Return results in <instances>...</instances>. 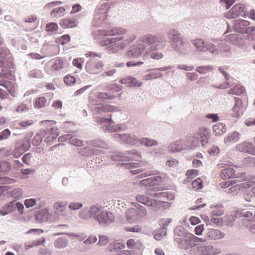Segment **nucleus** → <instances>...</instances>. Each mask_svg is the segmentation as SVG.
<instances>
[{
    "label": "nucleus",
    "instance_id": "f257e3e1",
    "mask_svg": "<svg viewBox=\"0 0 255 255\" xmlns=\"http://www.w3.org/2000/svg\"><path fill=\"white\" fill-rule=\"evenodd\" d=\"M99 33L102 36H117L115 37H106L100 41L101 45L108 46V50L112 53L124 49L136 38L134 34L122 27H113L110 29L101 30Z\"/></svg>",
    "mask_w": 255,
    "mask_h": 255
},
{
    "label": "nucleus",
    "instance_id": "f03ea898",
    "mask_svg": "<svg viewBox=\"0 0 255 255\" xmlns=\"http://www.w3.org/2000/svg\"><path fill=\"white\" fill-rule=\"evenodd\" d=\"M164 38L161 36L157 37L154 35L148 34L144 35L141 40L138 41L137 45L141 47L142 50L146 47L150 46L145 52L148 54L151 51L160 49L164 46Z\"/></svg>",
    "mask_w": 255,
    "mask_h": 255
},
{
    "label": "nucleus",
    "instance_id": "7ed1b4c3",
    "mask_svg": "<svg viewBox=\"0 0 255 255\" xmlns=\"http://www.w3.org/2000/svg\"><path fill=\"white\" fill-rule=\"evenodd\" d=\"M41 124L46 128L41 130V134L45 138L46 142H49L53 141L58 136V128L55 126H52L55 124L53 121L46 120L41 122Z\"/></svg>",
    "mask_w": 255,
    "mask_h": 255
},
{
    "label": "nucleus",
    "instance_id": "20e7f679",
    "mask_svg": "<svg viewBox=\"0 0 255 255\" xmlns=\"http://www.w3.org/2000/svg\"><path fill=\"white\" fill-rule=\"evenodd\" d=\"M91 213L100 223H111L115 218L111 212L102 211L96 207H91Z\"/></svg>",
    "mask_w": 255,
    "mask_h": 255
},
{
    "label": "nucleus",
    "instance_id": "39448f33",
    "mask_svg": "<svg viewBox=\"0 0 255 255\" xmlns=\"http://www.w3.org/2000/svg\"><path fill=\"white\" fill-rule=\"evenodd\" d=\"M141 158V154L137 151H127L125 153H118L112 155L111 158L114 161H139Z\"/></svg>",
    "mask_w": 255,
    "mask_h": 255
},
{
    "label": "nucleus",
    "instance_id": "423d86ee",
    "mask_svg": "<svg viewBox=\"0 0 255 255\" xmlns=\"http://www.w3.org/2000/svg\"><path fill=\"white\" fill-rule=\"evenodd\" d=\"M219 176L222 179L235 178L240 179L238 181L240 182L248 180V178L245 176L244 173L236 174L234 169L232 167H227L222 169L219 174Z\"/></svg>",
    "mask_w": 255,
    "mask_h": 255
},
{
    "label": "nucleus",
    "instance_id": "0eeeda50",
    "mask_svg": "<svg viewBox=\"0 0 255 255\" xmlns=\"http://www.w3.org/2000/svg\"><path fill=\"white\" fill-rule=\"evenodd\" d=\"M239 16H246V6L243 3H237L231 9L225 13V16L229 19H233Z\"/></svg>",
    "mask_w": 255,
    "mask_h": 255
},
{
    "label": "nucleus",
    "instance_id": "6e6552de",
    "mask_svg": "<svg viewBox=\"0 0 255 255\" xmlns=\"http://www.w3.org/2000/svg\"><path fill=\"white\" fill-rule=\"evenodd\" d=\"M104 67V64L102 61L91 58L86 63L85 68L88 73L97 74L103 70Z\"/></svg>",
    "mask_w": 255,
    "mask_h": 255
},
{
    "label": "nucleus",
    "instance_id": "1a4fd4ad",
    "mask_svg": "<svg viewBox=\"0 0 255 255\" xmlns=\"http://www.w3.org/2000/svg\"><path fill=\"white\" fill-rule=\"evenodd\" d=\"M250 22L244 19H238L235 20L234 26L236 30L241 33H249L253 32L255 28V27H249Z\"/></svg>",
    "mask_w": 255,
    "mask_h": 255
},
{
    "label": "nucleus",
    "instance_id": "9d476101",
    "mask_svg": "<svg viewBox=\"0 0 255 255\" xmlns=\"http://www.w3.org/2000/svg\"><path fill=\"white\" fill-rule=\"evenodd\" d=\"M209 129L204 127H201L199 128L198 131L194 134L195 137L197 141H199L202 146L205 145L208 141Z\"/></svg>",
    "mask_w": 255,
    "mask_h": 255
},
{
    "label": "nucleus",
    "instance_id": "9b49d317",
    "mask_svg": "<svg viewBox=\"0 0 255 255\" xmlns=\"http://www.w3.org/2000/svg\"><path fill=\"white\" fill-rule=\"evenodd\" d=\"M30 147L28 142H19L16 143L15 148L11 154L15 158L19 157L24 152L27 151Z\"/></svg>",
    "mask_w": 255,
    "mask_h": 255
},
{
    "label": "nucleus",
    "instance_id": "f8f14e48",
    "mask_svg": "<svg viewBox=\"0 0 255 255\" xmlns=\"http://www.w3.org/2000/svg\"><path fill=\"white\" fill-rule=\"evenodd\" d=\"M237 150L255 155V146L252 142H244L237 144L236 146Z\"/></svg>",
    "mask_w": 255,
    "mask_h": 255
},
{
    "label": "nucleus",
    "instance_id": "ddd939ff",
    "mask_svg": "<svg viewBox=\"0 0 255 255\" xmlns=\"http://www.w3.org/2000/svg\"><path fill=\"white\" fill-rule=\"evenodd\" d=\"M162 178L160 176H156L141 180L139 185L141 186L153 187L159 184L162 182Z\"/></svg>",
    "mask_w": 255,
    "mask_h": 255
},
{
    "label": "nucleus",
    "instance_id": "4468645a",
    "mask_svg": "<svg viewBox=\"0 0 255 255\" xmlns=\"http://www.w3.org/2000/svg\"><path fill=\"white\" fill-rule=\"evenodd\" d=\"M98 122L102 123H109L106 127V129L110 132H117L122 129H124L125 127H122L119 125L115 124L113 122H111V118H100Z\"/></svg>",
    "mask_w": 255,
    "mask_h": 255
},
{
    "label": "nucleus",
    "instance_id": "2eb2a0df",
    "mask_svg": "<svg viewBox=\"0 0 255 255\" xmlns=\"http://www.w3.org/2000/svg\"><path fill=\"white\" fill-rule=\"evenodd\" d=\"M254 183L255 182L251 181L243 182L240 184H237L236 183L234 186L231 187L229 189V192L233 193L234 194H237L239 190L248 189L252 187L254 184Z\"/></svg>",
    "mask_w": 255,
    "mask_h": 255
},
{
    "label": "nucleus",
    "instance_id": "dca6fc26",
    "mask_svg": "<svg viewBox=\"0 0 255 255\" xmlns=\"http://www.w3.org/2000/svg\"><path fill=\"white\" fill-rule=\"evenodd\" d=\"M169 37L171 39L173 46L175 47L176 49H179L182 46L183 42L176 31L174 30H170Z\"/></svg>",
    "mask_w": 255,
    "mask_h": 255
},
{
    "label": "nucleus",
    "instance_id": "f3484780",
    "mask_svg": "<svg viewBox=\"0 0 255 255\" xmlns=\"http://www.w3.org/2000/svg\"><path fill=\"white\" fill-rule=\"evenodd\" d=\"M235 217L236 218H239L240 217H243L245 218V222L248 221V222L253 220L255 218V214L253 212L250 211H247L246 210H239L236 212Z\"/></svg>",
    "mask_w": 255,
    "mask_h": 255
},
{
    "label": "nucleus",
    "instance_id": "a211bd4d",
    "mask_svg": "<svg viewBox=\"0 0 255 255\" xmlns=\"http://www.w3.org/2000/svg\"><path fill=\"white\" fill-rule=\"evenodd\" d=\"M153 208L155 211L164 210L169 209L170 204L167 201L156 200L154 199L152 205L151 206Z\"/></svg>",
    "mask_w": 255,
    "mask_h": 255
},
{
    "label": "nucleus",
    "instance_id": "6ab92c4d",
    "mask_svg": "<svg viewBox=\"0 0 255 255\" xmlns=\"http://www.w3.org/2000/svg\"><path fill=\"white\" fill-rule=\"evenodd\" d=\"M0 86L4 87L11 96H15V88L13 84L11 82L2 79V77H0Z\"/></svg>",
    "mask_w": 255,
    "mask_h": 255
},
{
    "label": "nucleus",
    "instance_id": "aec40b11",
    "mask_svg": "<svg viewBox=\"0 0 255 255\" xmlns=\"http://www.w3.org/2000/svg\"><path fill=\"white\" fill-rule=\"evenodd\" d=\"M224 237V234L221 231L217 229H210L208 231L206 238L209 240H218L222 239Z\"/></svg>",
    "mask_w": 255,
    "mask_h": 255
},
{
    "label": "nucleus",
    "instance_id": "412c9836",
    "mask_svg": "<svg viewBox=\"0 0 255 255\" xmlns=\"http://www.w3.org/2000/svg\"><path fill=\"white\" fill-rule=\"evenodd\" d=\"M102 9L99 8L96 11L94 16V20L97 22L99 25L103 22L107 18V10L105 9L102 11Z\"/></svg>",
    "mask_w": 255,
    "mask_h": 255
},
{
    "label": "nucleus",
    "instance_id": "4be33fe9",
    "mask_svg": "<svg viewBox=\"0 0 255 255\" xmlns=\"http://www.w3.org/2000/svg\"><path fill=\"white\" fill-rule=\"evenodd\" d=\"M77 22L76 19L66 18L62 19L60 22V25L63 28H72L77 25Z\"/></svg>",
    "mask_w": 255,
    "mask_h": 255
},
{
    "label": "nucleus",
    "instance_id": "5701e85b",
    "mask_svg": "<svg viewBox=\"0 0 255 255\" xmlns=\"http://www.w3.org/2000/svg\"><path fill=\"white\" fill-rule=\"evenodd\" d=\"M141 47H139L137 45H132L130 47V49L127 52V56L129 58H137L141 55Z\"/></svg>",
    "mask_w": 255,
    "mask_h": 255
},
{
    "label": "nucleus",
    "instance_id": "b1692460",
    "mask_svg": "<svg viewBox=\"0 0 255 255\" xmlns=\"http://www.w3.org/2000/svg\"><path fill=\"white\" fill-rule=\"evenodd\" d=\"M67 203L64 202H57L54 204V209L57 214L63 215L65 213Z\"/></svg>",
    "mask_w": 255,
    "mask_h": 255
},
{
    "label": "nucleus",
    "instance_id": "393cba45",
    "mask_svg": "<svg viewBox=\"0 0 255 255\" xmlns=\"http://www.w3.org/2000/svg\"><path fill=\"white\" fill-rule=\"evenodd\" d=\"M185 148V143L183 140H179L172 143L169 149L171 152H179Z\"/></svg>",
    "mask_w": 255,
    "mask_h": 255
},
{
    "label": "nucleus",
    "instance_id": "a878e982",
    "mask_svg": "<svg viewBox=\"0 0 255 255\" xmlns=\"http://www.w3.org/2000/svg\"><path fill=\"white\" fill-rule=\"evenodd\" d=\"M136 200L145 205L151 207L152 205L154 199H149L147 196L144 195H138L136 197Z\"/></svg>",
    "mask_w": 255,
    "mask_h": 255
},
{
    "label": "nucleus",
    "instance_id": "bb28decb",
    "mask_svg": "<svg viewBox=\"0 0 255 255\" xmlns=\"http://www.w3.org/2000/svg\"><path fill=\"white\" fill-rule=\"evenodd\" d=\"M70 139V142L75 146H80L82 145L83 141L82 140L76 138H73L71 137L69 134H65L63 136H61L59 137V139L61 141H63V140H67Z\"/></svg>",
    "mask_w": 255,
    "mask_h": 255
},
{
    "label": "nucleus",
    "instance_id": "cd10ccee",
    "mask_svg": "<svg viewBox=\"0 0 255 255\" xmlns=\"http://www.w3.org/2000/svg\"><path fill=\"white\" fill-rule=\"evenodd\" d=\"M45 242V239L42 238L38 240H33L31 242H27L24 245L25 250H28L30 248H33L39 245H42Z\"/></svg>",
    "mask_w": 255,
    "mask_h": 255
},
{
    "label": "nucleus",
    "instance_id": "c85d7f7f",
    "mask_svg": "<svg viewBox=\"0 0 255 255\" xmlns=\"http://www.w3.org/2000/svg\"><path fill=\"white\" fill-rule=\"evenodd\" d=\"M13 209V202H10L5 204L1 209L0 210V215L5 216L12 212Z\"/></svg>",
    "mask_w": 255,
    "mask_h": 255
},
{
    "label": "nucleus",
    "instance_id": "c756f323",
    "mask_svg": "<svg viewBox=\"0 0 255 255\" xmlns=\"http://www.w3.org/2000/svg\"><path fill=\"white\" fill-rule=\"evenodd\" d=\"M213 130L216 135H221L225 132L226 128L225 125L219 123L213 126Z\"/></svg>",
    "mask_w": 255,
    "mask_h": 255
},
{
    "label": "nucleus",
    "instance_id": "7c9ffc66",
    "mask_svg": "<svg viewBox=\"0 0 255 255\" xmlns=\"http://www.w3.org/2000/svg\"><path fill=\"white\" fill-rule=\"evenodd\" d=\"M246 89L244 87L240 85H236L233 88L230 89L228 93L230 94L240 96L244 93Z\"/></svg>",
    "mask_w": 255,
    "mask_h": 255
},
{
    "label": "nucleus",
    "instance_id": "2f4dec72",
    "mask_svg": "<svg viewBox=\"0 0 255 255\" xmlns=\"http://www.w3.org/2000/svg\"><path fill=\"white\" fill-rule=\"evenodd\" d=\"M193 44L200 51H205L206 45L205 46L204 41L201 39H196L192 41Z\"/></svg>",
    "mask_w": 255,
    "mask_h": 255
},
{
    "label": "nucleus",
    "instance_id": "473e14b6",
    "mask_svg": "<svg viewBox=\"0 0 255 255\" xmlns=\"http://www.w3.org/2000/svg\"><path fill=\"white\" fill-rule=\"evenodd\" d=\"M47 104V100L44 97H41L36 98L34 102V106L36 108H41L45 107Z\"/></svg>",
    "mask_w": 255,
    "mask_h": 255
},
{
    "label": "nucleus",
    "instance_id": "72a5a7b5",
    "mask_svg": "<svg viewBox=\"0 0 255 255\" xmlns=\"http://www.w3.org/2000/svg\"><path fill=\"white\" fill-rule=\"evenodd\" d=\"M161 75V74L159 72H156V71L154 70H151L149 71V72L147 74L143 76L142 79L143 80H148L150 79H155L156 78L160 77Z\"/></svg>",
    "mask_w": 255,
    "mask_h": 255
},
{
    "label": "nucleus",
    "instance_id": "f704fd0d",
    "mask_svg": "<svg viewBox=\"0 0 255 255\" xmlns=\"http://www.w3.org/2000/svg\"><path fill=\"white\" fill-rule=\"evenodd\" d=\"M125 248V244L120 242H114L110 244L109 245V248L111 251H117L118 250L124 249Z\"/></svg>",
    "mask_w": 255,
    "mask_h": 255
},
{
    "label": "nucleus",
    "instance_id": "c9c22d12",
    "mask_svg": "<svg viewBox=\"0 0 255 255\" xmlns=\"http://www.w3.org/2000/svg\"><path fill=\"white\" fill-rule=\"evenodd\" d=\"M64 65V62L61 59H57L55 60L51 66V70L52 71H59L61 70Z\"/></svg>",
    "mask_w": 255,
    "mask_h": 255
},
{
    "label": "nucleus",
    "instance_id": "e433bc0d",
    "mask_svg": "<svg viewBox=\"0 0 255 255\" xmlns=\"http://www.w3.org/2000/svg\"><path fill=\"white\" fill-rule=\"evenodd\" d=\"M31 107V102L29 101H24L20 103L16 108L17 112H23L30 109Z\"/></svg>",
    "mask_w": 255,
    "mask_h": 255
},
{
    "label": "nucleus",
    "instance_id": "4c0bfd02",
    "mask_svg": "<svg viewBox=\"0 0 255 255\" xmlns=\"http://www.w3.org/2000/svg\"><path fill=\"white\" fill-rule=\"evenodd\" d=\"M116 137L120 138L122 141L126 143H133L134 140L133 137L128 134L120 135L117 134H116Z\"/></svg>",
    "mask_w": 255,
    "mask_h": 255
},
{
    "label": "nucleus",
    "instance_id": "58836bf2",
    "mask_svg": "<svg viewBox=\"0 0 255 255\" xmlns=\"http://www.w3.org/2000/svg\"><path fill=\"white\" fill-rule=\"evenodd\" d=\"M122 89V86L121 85L115 84H110L106 87V90L112 93H116L120 91Z\"/></svg>",
    "mask_w": 255,
    "mask_h": 255
},
{
    "label": "nucleus",
    "instance_id": "ea45409f",
    "mask_svg": "<svg viewBox=\"0 0 255 255\" xmlns=\"http://www.w3.org/2000/svg\"><path fill=\"white\" fill-rule=\"evenodd\" d=\"M136 213V209L134 208L129 209L127 211L126 213L127 218L129 222H132L137 219V217L135 216Z\"/></svg>",
    "mask_w": 255,
    "mask_h": 255
},
{
    "label": "nucleus",
    "instance_id": "a19ab883",
    "mask_svg": "<svg viewBox=\"0 0 255 255\" xmlns=\"http://www.w3.org/2000/svg\"><path fill=\"white\" fill-rule=\"evenodd\" d=\"M68 242L65 238H59L55 242L54 245L55 247L58 249L65 248L67 246Z\"/></svg>",
    "mask_w": 255,
    "mask_h": 255
},
{
    "label": "nucleus",
    "instance_id": "79ce46f5",
    "mask_svg": "<svg viewBox=\"0 0 255 255\" xmlns=\"http://www.w3.org/2000/svg\"><path fill=\"white\" fill-rule=\"evenodd\" d=\"M65 11V9L63 7H57L52 10L51 15L54 17H60L64 14Z\"/></svg>",
    "mask_w": 255,
    "mask_h": 255
},
{
    "label": "nucleus",
    "instance_id": "37998d69",
    "mask_svg": "<svg viewBox=\"0 0 255 255\" xmlns=\"http://www.w3.org/2000/svg\"><path fill=\"white\" fill-rule=\"evenodd\" d=\"M70 40V36L69 34H65L56 39V42L58 44L64 45L68 43Z\"/></svg>",
    "mask_w": 255,
    "mask_h": 255
},
{
    "label": "nucleus",
    "instance_id": "c03bdc74",
    "mask_svg": "<svg viewBox=\"0 0 255 255\" xmlns=\"http://www.w3.org/2000/svg\"><path fill=\"white\" fill-rule=\"evenodd\" d=\"M239 134L237 132L234 131L230 133L228 135V138L226 139L227 142H233L238 141Z\"/></svg>",
    "mask_w": 255,
    "mask_h": 255
},
{
    "label": "nucleus",
    "instance_id": "a18cd8bd",
    "mask_svg": "<svg viewBox=\"0 0 255 255\" xmlns=\"http://www.w3.org/2000/svg\"><path fill=\"white\" fill-rule=\"evenodd\" d=\"M140 143L142 144L145 145L146 146H151L157 144V142L156 141L147 138H141L140 139Z\"/></svg>",
    "mask_w": 255,
    "mask_h": 255
},
{
    "label": "nucleus",
    "instance_id": "49530a36",
    "mask_svg": "<svg viewBox=\"0 0 255 255\" xmlns=\"http://www.w3.org/2000/svg\"><path fill=\"white\" fill-rule=\"evenodd\" d=\"M97 97L102 99L113 100L115 97L114 95H112L110 93L100 92L98 94Z\"/></svg>",
    "mask_w": 255,
    "mask_h": 255
},
{
    "label": "nucleus",
    "instance_id": "de8ad7c7",
    "mask_svg": "<svg viewBox=\"0 0 255 255\" xmlns=\"http://www.w3.org/2000/svg\"><path fill=\"white\" fill-rule=\"evenodd\" d=\"M243 224L250 231L252 234L255 233V221L252 220L248 222L247 224L244 221Z\"/></svg>",
    "mask_w": 255,
    "mask_h": 255
},
{
    "label": "nucleus",
    "instance_id": "09e8293b",
    "mask_svg": "<svg viewBox=\"0 0 255 255\" xmlns=\"http://www.w3.org/2000/svg\"><path fill=\"white\" fill-rule=\"evenodd\" d=\"M76 81L75 78L71 75H67L64 78V82L67 86L73 85Z\"/></svg>",
    "mask_w": 255,
    "mask_h": 255
},
{
    "label": "nucleus",
    "instance_id": "8fccbe9b",
    "mask_svg": "<svg viewBox=\"0 0 255 255\" xmlns=\"http://www.w3.org/2000/svg\"><path fill=\"white\" fill-rule=\"evenodd\" d=\"M238 182V180L223 181L220 183V186L222 188H226L230 186L232 187L233 186H234Z\"/></svg>",
    "mask_w": 255,
    "mask_h": 255
},
{
    "label": "nucleus",
    "instance_id": "3c124183",
    "mask_svg": "<svg viewBox=\"0 0 255 255\" xmlns=\"http://www.w3.org/2000/svg\"><path fill=\"white\" fill-rule=\"evenodd\" d=\"M203 182L202 180L198 178L194 180L192 183V187L195 190H198L202 188Z\"/></svg>",
    "mask_w": 255,
    "mask_h": 255
},
{
    "label": "nucleus",
    "instance_id": "603ef678",
    "mask_svg": "<svg viewBox=\"0 0 255 255\" xmlns=\"http://www.w3.org/2000/svg\"><path fill=\"white\" fill-rule=\"evenodd\" d=\"M49 215L47 210H43L38 214L37 217L39 218L42 221L48 220Z\"/></svg>",
    "mask_w": 255,
    "mask_h": 255
},
{
    "label": "nucleus",
    "instance_id": "864d4df0",
    "mask_svg": "<svg viewBox=\"0 0 255 255\" xmlns=\"http://www.w3.org/2000/svg\"><path fill=\"white\" fill-rule=\"evenodd\" d=\"M127 246L128 249H133L136 247L138 248L139 244L138 243L135 242L134 239H129L127 241Z\"/></svg>",
    "mask_w": 255,
    "mask_h": 255
},
{
    "label": "nucleus",
    "instance_id": "5fc2aeb1",
    "mask_svg": "<svg viewBox=\"0 0 255 255\" xmlns=\"http://www.w3.org/2000/svg\"><path fill=\"white\" fill-rule=\"evenodd\" d=\"M58 28V26L55 22L48 23L46 25V30L47 31L53 32L57 31Z\"/></svg>",
    "mask_w": 255,
    "mask_h": 255
},
{
    "label": "nucleus",
    "instance_id": "6e6d98bb",
    "mask_svg": "<svg viewBox=\"0 0 255 255\" xmlns=\"http://www.w3.org/2000/svg\"><path fill=\"white\" fill-rule=\"evenodd\" d=\"M10 196L14 199H18L22 196V191L20 189H14L10 192Z\"/></svg>",
    "mask_w": 255,
    "mask_h": 255
},
{
    "label": "nucleus",
    "instance_id": "4d7b16f0",
    "mask_svg": "<svg viewBox=\"0 0 255 255\" xmlns=\"http://www.w3.org/2000/svg\"><path fill=\"white\" fill-rule=\"evenodd\" d=\"M212 70L211 66H201L196 68V71L200 74H205Z\"/></svg>",
    "mask_w": 255,
    "mask_h": 255
},
{
    "label": "nucleus",
    "instance_id": "13d9d810",
    "mask_svg": "<svg viewBox=\"0 0 255 255\" xmlns=\"http://www.w3.org/2000/svg\"><path fill=\"white\" fill-rule=\"evenodd\" d=\"M235 2V0H220V4L228 9Z\"/></svg>",
    "mask_w": 255,
    "mask_h": 255
},
{
    "label": "nucleus",
    "instance_id": "bf43d9fd",
    "mask_svg": "<svg viewBox=\"0 0 255 255\" xmlns=\"http://www.w3.org/2000/svg\"><path fill=\"white\" fill-rule=\"evenodd\" d=\"M109 242V238L108 237L106 236H100L98 244L100 246H105L107 245Z\"/></svg>",
    "mask_w": 255,
    "mask_h": 255
},
{
    "label": "nucleus",
    "instance_id": "052dcab7",
    "mask_svg": "<svg viewBox=\"0 0 255 255\" xmlns=\"http://www.w3.org/2000/svg\"><path fill=\"white\" fill-rule=\"evenodd\" d=\"M146 214V211L144 207H142L141 209H138L136 210V213L135 216L138 218H142L145 216Z\"/></svg>",
    "mask_w": 255,
    "mask_h": 255
},
{
    "label": "nucleus",
    "instance_id": "680f3d73",
    "mask_svg": "<svg viewBox=\"0 0 255 255\" xmlns=\"http://www.w3.org/2000/svg\"><path fill=\"white\" fill-rule=\"evenodd\" d=\"M91 145L94 147L104 148L105 143L100 139L92 140L91 141Z\"/></svg>",
    "mask_w": 255,
    "mask_h": 255
},
{
    "label": "nucleus",
    "instance_id": "e2e57ef3",
    "mask_svg": "<svg viewBox=\"0 0 255 255\" xmlns=\"http://www.w3.org/2000/svg\"><path fill=\"white\" fill-rule=\"evenodd\" d=\"M154 50L151 51L148 54H150V57L154 59L158 60L162 58L163 57V55L161 53H159L157 51H154Z\"/></svg>",
    "mask_w": 255,
    "mask_h": 255
},
{
    "label": "nucleus",
    "instance_id": "0e129e2a",
    "mask_svg": "<svg viewBox=\"0 0 255 255\" xmlns=\"http://www.w3.org/2000/svg\"><path fill=\"white\" fill-rule=\"evenodd\" d=\"M24 204L27 208H29L35 205L36 200L33 198L26 199L24 202Z\"/></svg>",
    "mask_w": 255,
    "mask_h": 255
},
{
    "label": "nucleus",
    "instance_id": "69168bd1",
    "mask_svg": "<svg viewBox=\"0 0 255 255\" xmlns=\"http://www.w3.org/2000/svg\"><path fill=\"white\" fill-rule=\"evenodd\" d=\"M10 134V131L8 129L3 130L0 133V140L7 138Z\"/></svg>",
    "mask_w": 255,
    "mask_h": 255
},
{
    "label": "nucleus",
    "instance_id": "338daca9",
    "mask_svg": "<svg viewBox=\"0 0 255 255\" xmlns=\"http://www.w3.org/2000/svg\"><path fill=\"white\" fill-rule=\"evenodd\" d=\"M198 174V170L195 169H190L187 171L186 175L189 178H192L196 177Z\"/></svg>",
    "mask_w": 255,
    "mask_h": 255
},
{
    "label": "nucleus",
    "instance_id": "774afa93",
    "mask_svg": "<svg viewBox=\"0 0 255 255\" xmlns=\"http://www.w3.org/2000/svg\"><path fill=\"white\" fill-rule=\"evenodd\" d=\"M219 152V148L217 146H213L208 149V153L211 155H216Z\"/></svg>",
    "mask_w": 255,
    "mask_h": 255
}]
</instances>
